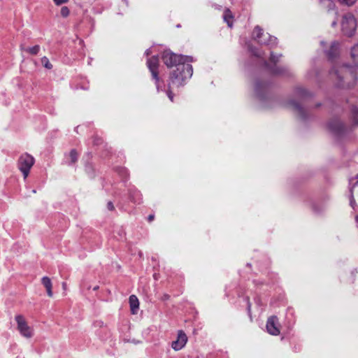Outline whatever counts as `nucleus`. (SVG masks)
Here are the masks:
<instances>
[{
  "label": "nucleus",
  "mask_w": 358,
  "mask_h": 358,
  "mask_svg": "<svg viewBox=\"0 0 358 358\" xmlns=\"http://www.w3.org/2000/svg\"><path fill=\"white\" fill-rule=\"evenodd\" d=\"M356 185H358V180L356 181L355 182V184L352 186H351L350 188V194H351L350 205L352 208H354V205L355 204V201L353 198V194H354V191H355V188Z\"/></svg>",
  "instance_id": "16"
},
{
  "label": "nucleus",
  "mask_w": 358,
  "mask_h": 358,
  "mask_svg": "<svg viewBox=\"0 0 358 358\" xmlns=\"http://www.w3.org/2000/svg\"><path fill=\"white\" fill-rule=\"evenodd\" d=\"M280 57V55H275L273 52H271V60L273 62L275 63V62H278V58H279Z\"/></svg>",
  "instance_id": "22"
},
{
  "label": "nucleus",
  "mask_w": 358,
  "mask_h": 358,
  "mask_svg": "<svg viewBox=\"0 0 358 358\" xmlns=\"http://www.w3.org/2000/svg\"><path fill=\"white\" fill-rule=\"evenodd\" d=\"M352 113H353V115H354L355 122L357 124H358V108H353Z\"/></svg>",
  "instance_id": "21"
},
{
  "label": "nucleus",
  "mask_w": 358,
  "mask_h": 358,
  "mask_svg": "<svg viewBox=\"0 0 358 358\" xmlns=\"http://www.w3.org/2000/svg\"><path fill=\"white\" fill-rule=\"evenodd\" d=\"M340 2L343 4L347 5V6H352L354 4L357 0H339Z\"/></svg>",
  "instance_id": "20"
},
{
  "label": "nucleus",
  "mask_w": 358,
  "mask_h": 358,
  "mask_svg": "<svg viewBox=\"0 0 358 358\" xmlns=\"http://www.w3.org/2000/svg\"><path fill=\"white\" fill-rule=\"evenodd\" d=\"M293 105L295 110L298 112L299 114L302 113V108L297 103H294Z\"/></svg>",
  "instance_id": "24"
},
{
  "label": "nucleus",
  "mask_w": 358,
  "mask_h": 358,
  "mask_svg": "<svg viewBox=\"0 0 358 358\" xmlns=\"http://www.w3.org/2000/svg\"><path fill=\"white\" fill-rule=\"evenodd\" d=\"M27 52L31 55H37L40 50V46L38 45H36L33 47L28 48L25 50Z\"/></svg>",
  "instance_id": "15"
},
{
  "label": "nucleus",
  "mask_w": 358,
  "mask_h": 358,
  "mask_svg": "<svg viewBox=\"0 0 358 358\" xmlns=\"http://www.w3.org/2000/svg\"><path fill=\"white\" fill-rule=\"evenodd\" d=\"M41 282L43 285L45 287L47 294L49 297H52L53 292H52V283L51 281V279L48 276H44L41 278Z\"/></svg>",
  "instance_id": "10"
},
{
  "label": "nucleus",
  "mask_w": 358,
  "mask_h": 358,
  "mask_svg": "<svg viewBox=\"0 0 358 358\" xmlns=\"http://www.w3.org/2000/svg\"><path fill=\"white\" fill-rule=\"evenodd\" d=\"M331 79L339 87L348 88L356 84L357 76L354 68L350 66H338L330 73Z\"/></svg>",
  "instance_id": "2"
},
{
  "label": "nucleus",
  "mask_w": 358,
  "mask_h": 358,
  "mask_svg": "<svg viewBox=\"0 0 358 358\" xmlns=\"http://www.w3.org/2000/svg\"><path fill=\"white\" fill-rule=\"evenodd\" d=\"M162 59L168 67L176 66V69L170 76L167 90L169 99L171 101H173L171 87L172 86L179 87L183 85L185 80L192 77L193 69L190 63L194 62V59L191 56L176 55L169 50H166L163 53Z\"/></svg>",
  "instance_id": "1"
},
{
  "label": "nucleus",
  "mask_w": 358,
  "mask_h": 358,
  "mask_svg": "<svg viewBox=\"0 0 358 358\" xmlns=\"http://www.w3.org/2000/svg\"><path fill=\"white\" fill-rule=\"evenodd\" d=\"M266 330L268 334L278 336L280 331L279 328L278 319L276 316L270 317L266 322Z\"/></svg>",
  "instance_id": "8"
},
{
  "label": "nucleus",
  "mask_w": 358,
  "mask_h": 358,
  "mask_svg": "<svg viewBox=\"0 0 358 358\" xmlns=\"http://www.w3.org/2000/svg\"><path fill=\"white\" fill-rule=\"evenodd\" d=\"M154 219V215H150L148 216V220L150 222L152 221V220Z\"/></svg>",
  "instance_id": "27"
},
{
  "label": "nucleus",
  "mask_w": 358,
  "mask_h": 358,
  "mask_svg": "<svg viewBox=\"0 0 358 358\" xmlns=\"http://www.w3.org/2000/svg\"><path fill=\"white\" fill-rule=\"evenodd\" d=\"M129 304L132 313L135 314L139 308V301L136 296L131 295L129 296Z\"/></svg>",
  "instance_id": "12"
},
{
  "label": "nucleus",
  "mask_w": 358,
  "mask_h": 358,
  "mask_svg": "<svg viewBox=\"0 0 358 358\" xmlns=\"http://www.w3.org/2000/svg\"><path fill=\"white\" fill-rule=\"evenodd\" d=\"M252 38L258 43L264 45H275L277 43V38L270 36L268 33L264 34L262 29L258 26L253 31Z\"/></svg>",
  "instance_id": "5"
},
{
  "label": "nucleus",
  "mask_w": 358,
  "mask_h": 358,
  "mask_svg": "<svg viewBox=\"0 0 358 358\" xmlns=\"http://www.w3.org/2000/svg\"><path fill=\"white\" fill-rule=\"evenodd\" d=\"M146 55H149L150 53V50H147L146 52H145Z\"/></svg>",
  "instance_id": "30"
},
{
  "label": "nucleus",
  "mask_w": 358,
  "mask_h": 358,
  "mask_svg": "<svg viewBox=\"0 0 358 358\" xmlns=\"http://www.w3.org/2000/svg\"><path fill=\"white\" fill-rule=\"evenodd\" d=\"M69 157L72 164H74L78 159V154L75 150H72L69 153Z\"/></svg>",
  "instance_id": "18"
},
{
  "label": "nucleus",
  "mask_w": 358,
  "mask_h": 358,
  "mask_svg": "<svg viewBox=\"0 0 358 358\" xmlns=\"http://www.w3.org/2000/svg\"><path fill=\"white\" fill-rule=\"evenodd\" d=\"M69 0H53V1L55 2V3L57 5V6H59V5H62V4H64V3H66L69 1Z\"/></svg>",
  "instance_id": "23"
},
{
  "label": "nucleus",
  "mask_w": 358,
  "mask_h": 358,
  "mask_svg": "<svg viewBox=\"0 0 358 358\" xmlns=\"http://www.w3.org/2000/svg\"><path fill=\"white\" fill-rule=\"evenodd\" d=\"M250 50L251 51V52H252L254 55H255V56H258V57L259 56V55L256 52V51H255L254 49L250 48Z\"/></svg>",
  "instance_id": "26"
},
{
  "label": "nucleus",
  "mask_w": 358,
  "mask_h": 358,
  "mask_svg": "<svg viewBox=\"0 0 358 358\" xmlns=\"http://www.w3.org/2000/svg\"><path fill=\"white\" fill-rule=\"evenodd\" d=\"M148 67L150 70V71L152 73V78L155 80L156 85H157V90L159 91V87L158 85V83L159 81V78L158 76V65H159V58L157 56H153L152 57L150 58L148 62Z\"/></svg>",
  "instance_id": "7"
},
{
  "label": "nucleus",
  "mask_w": 358,
  "mask_h": 358,
  "mask_svg": "<svg viewBox=\"0 0 358 358\" xmlns=\"http://www.w3.org/2000/svg\"><path fill=\"white\" fill-rule=\"evenodd\" d=\"M62 286H63V287H64V288H65V287H66V283H65V282H63V283H62Z\"/></svg>",
  "instance_id": "31"
},
{
  "label": "nucleus",
  "mask_w": 358,
  "mask_h": 358,
  "mask_svg": "<svg viewBox=\"0 0 358 358\" xmlns=\"http://www.w3.org/2000/svg\"><path fill=\"white\" fill-rule=\"evenodd\" d=\"M35 163L34 157L27 152L22 154L17 160V168L22 172L24 179H26L31 169Z\"/></svg>",
  "instance_id": "3"
},
{
  "label": "nucleus",
  "mask_w": 358,
  "mask_h": 358,
  "mask_svg": "<svg viewBox=\"0 0 358 358\" xmlns=\"http://www.w3.org/2000/svg\"><path fill=\"white\" fill-rule=\"evenodd\" d=\"M336 21H334V22H332V24H331V26H332V27H335V26H336Z\"/></svg>",
  "instance_id": "29"
},
{
  "label": "nucleus",
  "mask_w": 358,
  "mask_h": 358,
  "mask_svg": "<svg viewBox=\"0 0 358 358\" xmlns=\"http://www.w3.org/2000/svg\"><path fill=\"white\" fill-rule=\"evenodd\" d=\"M324 44V41H321V45H323Z\"/></svg>",
  "instance_id": "32"
},
{
  "label": "nucleus",
  "mask_w": 358,
  "mask_h": 358,
  "mask_svg": "<svg viewBox=\"0 0 358 358\" xmlns=\"http://www.w3.org/2000/svg\"><path fill=\"white\" fill-rule=\"evenodd\" d=\"M17 322V329L20 335L27 339H29L34 336V329L29 327L22 315H17L15 317Z\"/></svg>",
  "instance_id": "6"
},
{
  "label": "nucleus",
  "mask_w": 358,
  "mask_h": 358,
  "mask_svg": "<svg viewBox=\"0 0 358 358\" xmlns=\"http://www.w3.org/2000/svg\"><path fill=\"white\" fill-rule=\"evenodd\" d=\"M187 341V337L182 331H179L178 333L177 339L172 342L171 347L176 350L178 351L183 348Z\"/></svg>",
  "instance_id": "9"
},
{
  "label": "nucleus",
  "mask_w": 358,
  "mask_h": 358,
  "mask_svg": "<svg viewBox=\"0 0 358 358\" xmlns=\"http://www.w3.org/2000/svg\"><path fill=\"white\" fill-rule=\"evenodd\" d=\"M223 18H224V22H226L227 24H228V26L229 27H231L232 24H233L234 17L231 14V12L229 9L225 10Z\"/></svg>",
  "instance_id": "13"
},
{
  "label": "nucleus",
  "mask_w": 358,
  "mask_h": 358,
  "mask_svg": "<svg viewBox=\"0 0 358 358\" xmlns=\"http://www.w3.org/2000/svg\"><path fill=\"white\" fill-rule=\"evenodd\" d=\"M248 310L249 311L250 310V305L248 306Z\"/></svg>",
  "instance_id": "33"
},
{
  "label": "nucleus",
  "mask_w": 358,
  "mask_h": 358,
  "mask_svg": "<svg viewBox=\"0 0 358 358\" xmlns=\"http://www.w3.org/2000/svg\"><path fill=\"white\" fill-rule=\"evenodd\" d=\"M41 63L43 65V66L48 69H51L52 68V65L46 57H43L41 58Z\"/></svg>",
  "instance_id": "17"
},
{
  "label": "nucleus",
  "mask_w": 358,
  "mask_h": 358,
  "mask_svg": "<svg viewBox=\"0 0 358 358\" xmlns=\"http://www.w3.org/2000/svg\"><path fill=\"white\" fill-rule=\"evenodd\" d=\"M328 2L329 6H334L333 3L330 0H327Z\"/></svg>",
  "instance_id": "28"
},
{
  "label": "nucleus",
  "mask_w": 358,
  "mask_h": 358,
  "mask_svg": "<svg viewBox=\"0 0 358 358\" xmlns=\"http://www.w3.org/2000/svg\"><path fill=\"white\" fill-rule=\"evenodd\" d=\"M61 15L64 17H66L67 16H69V13H70V11H69V9L68 8V7L66 6H63L62 8H61Z\"/></svg>",
  "instance_id": "19"
},
{
  "label": "nucleus",
  "mask_w": 358,
  "mask_h": 358,
  "mask_svg": "<svg viewBox=\"0 0 358 358\" xmlns=\"http://www.w3.org/2000/svg\"><path fill=\"white\" fill-rule=\"evenodd\" d=\"M338 43L336 41L331 43L330 50L327 51V55L329 59H334L338 55Z\"/></svg>",
  "instance_id": "11"
},
{
  "label": "nucleus",
  "mask_w": 358,
  "mask_h": 358,
  "mask_svg": "<svg viewBox=\"0 0 358 358\" xmlns=\"http://www.w3.org/2000/svg\"><path fill=\"white\" fill-rule=\"evenodd\" d=\"M356 27L357 22L352 14L348 13L343 16L341 20V29L345 35L352 36L355 31Z\"/></svg>",
  "instance_id": "4"
},
{
  "label": "nucleus",
  "mask_w": 358,
  "mask_h": 358,
  "mask_svg": "<svg viewBox=\"0 0 358 358\" xmlns=\"http://www.w3.org/2000/svg\"><path fill=\"white\" fill-rule=\"evenodd\" d=\"M107 208L109 210H113L115 207L113 206V203H112V201H108V203H107Z\"/></svg>",
  "instance_id": "25"
},
{
  "label": "nucleus",
  "mask_w": 358,
  "mask_h": 358,
  "mask_svg": "<svg viewBox=\"0 0 358 358\" xmlns=\"http://www.w3.org/2000/svg\"><path fill=\"white\" fill-rule=\"evenodd\" d=\"M351 57L355 66L358 67V43L352 48Z\"/></svg>",
  "instance_id": "14"
}]
</instances>
